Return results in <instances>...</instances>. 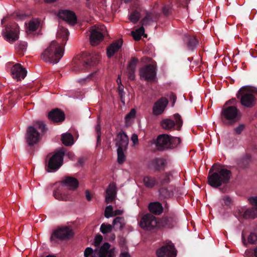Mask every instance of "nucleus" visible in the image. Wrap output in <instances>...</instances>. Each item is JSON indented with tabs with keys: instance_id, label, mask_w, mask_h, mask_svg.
<instances>
[{
	"instance_id": "1",
	"label": "nucleus",
	"mask_w": 257,
	"mask_h": 257,
	"mask_svg": "<svg viewBox=\"0 0 257 257\" xmlns=\"http://www.w3.org/2000/svg\"><path fill=\"white\" fill-rule=\"evenodd\" d=\"M79 185V182L72 177H65L61 183L53 191V196L60 201H68L70 199V195L67 193V187L70 190L76 189Z\"/></svg>"
},
{
	"instance_id": "2",
	"label": "nucleus",
	"mask_w": 257,
	"mask_h": 257,
	"mask_svg": "<svg viewBox=\"0 0 257 257\" xmlns=\"http://www.w3.org/2000/svg\"><path fill=\"white\" fill-rule=\"evenodd\" d=\"M213 171V167L210 169L208 176V183L213 188H218L222 184L229 183L232 173L230 171L224 168H217L215 172Z\"/></svg>"
},
{
	"instance_id": "3",
	"label": "nucleus",
	"mask_w": 257,
	"mask_h": 257,
	"mask_svg": "<svg viewBox=\"0 0 257 257\" xmlns=\"http://www.w3.org/2000/svg\"><path fill=\"white\" fill-rule=\"evenodd\" d=\"M64 54V49L56 41H53L42 54L43 60L50 63H57Z\"/></svg>"
},
{
	"instance_id": "4",
	"label": "nucleus",
	"mask_w": 257,
	"mask_h": 257,
	"mask_svg": "<svg viewBox=\"0 0 257 257\" xmlns=\"http://www.w3.org/2000/svg\"><path fill=\"white\" fill-rule=\"evenodd\" d=\"M241 117V113L236 106L223 105L220 113V119L223 124L232 125Z\"/></svg>"
},
{
	"instance_id": "5",
	"label": "nucleus",
	"mask_w": 257,
	"mask_h": 257,
	"mask_svg": "<svg viewBox=\"0 0 257 257\" xmlns=\"http://www.w3.org/2000/svg\"><path fill=\"white\" fill-rule=\"evenodd\" d=\"M255 95H257V90L251 91L247 86H244L238 91L236 97L240 99L242 106L251 108L255 104Z\"/></svg>"
},
{
	"instance_id": "6",
	"label": "nucleus",
	"mask_w": 257,
	"mask_h": 257,
	"mask_svg": "<svg viewBox=\"0 0 257 257\" xmlns=\"http://www.w3.org/2000/svg\"><path fill=\"white\" fill-rule=\"evenodd\" d=\"M39 129L42 134L47 131L45 124L40 121L36 122L33 126H29L27 130L26 140L29 146H33L40 139V134L37 131Z\"/></svg>"
},
{
	"instance_id": "7",
	"label": "nucleus",
	"mask_w": 257,
	"mask_h": 257,
	"mask_svg": "<svg viewBox=\"0 0 257 257\" xmlns=\"http://www.w3.org/2000/svg\"><path fill=\"white\" fill-rule=\"evenodd\" d=\"M116 146H117V162L119 164H123L125 161L124 151L126 149L128 144V138L126 134L121 131L117 134L116 137Z\"/></svg>"
},
{
	"instance_id": "8",
	"label": "nucleus",
	"mask_w": 257,
	"mask_h": 257,
	"mask_svg": "<svg viewBox=\"0 0 257 257\" xmlns=\"http://www.w3.org/2000/svg\"><path fill=\"white\" fill-rule=\"evenodd\" d=\"M99 59L100 55L98 53L89 54L85 59L76 62L73 70L77 72L84 69H90L96 66L99 63Z\"/></svg>"
},
{
	"instance_id": "9",
	"label": "nucleus",
	"mask_w": 257,
	"mask_h": 257,
	"mask_svg": "<svg viewBox=\"0 0 257 257\" xmlns=\"http://www.w3.org/2000/svg\"><path fill=\"white\" fill-rule=\"evenodd\" d=\"M64 152L61 150L57 151L46 161V170L48 172H55L62 166Z\"/></svg>"
},
{
	"instance_id": "10",
	"label": "nucleus",
	"mask_w": 257,
	"mask_h": 257,
	"mask_svg": "<svg viewBox=\"0 0 257 257\" xmlns=\"http://www.w3.org/2000/svg\"><path fill=\"white\" fill-rule=\"evenodd\" d=\"M73 235V232L69 227L65 226L54 230L51 236L50 240L54 243L59 240H68Z\"/></svg>"
},
{
	"instance_id": "11",
	"label": "nucleus",
	"mask_w": 257,
	"mask_h": 257,
	"mask_svg": "<svg viewBox=\"0 0 257 257\" xmlns=\"http://www.w3.org/2000/svg\"><path fill=\"white\" fill-rule=\"evenodd\" d=\"M248 201L253 207L246 209L244 212L239 211L238 216L244 219H253L257 218V197H250Z\"/></svg>"
},
{
	"instance_id": "12",
	"label": "nucleus",
	"mask_w": 257,
	"mask_h": 257,
	"mask_svg": "<svg viewBox=\"0 0 257 257\" xmlns=\"http://www.w3.org/2000/svg\"><path fill=\"white\" fill-rule=\"evenodd\" d=\"M19 28L18 25L13 23L7 25L3 30V36L7 41L13 43L19 38Z\"/></svg>"
},
{
	"instance_id": "13",
	"label": "nucleus",
	"mask_w": 257,
	"mask_h": 257,
	"mask_svg": "<svg viewBox=\"0 0 257 257\" xmlns=\"http://www.w3.org/2000/svg\"><path fill=\"white\" fill-rule=\"evenodd\" d=\"M110 248V244L108 242H105L99 250H95L90 257H114L115 248Z\"/></svg>"
},
{
	"instance_id": "14",
	"label": "nucleus",
	"mask_w": 257,
	"mask_h": 257,
	"mask_svg": "<svg viewBox=\"0 0 257 257\" xmlns=\"http://www.w3.org/2000/svg\"><path fill=\"white\" fill-rule=\"evenodd\" d=\"M169 135L164 134L159 135L156 139L153 140L152 144L155 145L158 151L163 152L169 150Z\"/></svg>"
},
{
	"instance_id": "15",
	"label": "nucleus",
	"mask_w": 257,
	"mask_h": 257,
	"mask_svg": "<svg viewBox=\"0 0 257 257\" xmlns=\"http://www.w3.org/2000/svg\"><path fill=\"white\" fill-rule=\"evenodd\" d=\"M156 254L158 257H176L177 251L174 244L170 242L158 248Z\"/></svg>"
},
{
	"instance_id": "16",
	"label": "nucleus",
	"mask_w": 257,
	"mask_h": 257,
	"mask_svg": "<svg viewBox=\"0 0 257 257\" xmlns=\"http://www.w3.org/2000/svg\"><path fill=\"white\" fill-rule=\"evenodd\" d=\"M178 221L176 214L170 213L163 216L159 221L158 225L168 228H172L176 226Z\"/></svg>"
},
{
	"instance_id": "17",
	"label": "nucleus",
	"mask_w": 257,
	"mask_h": 257,
	"mask_svg": "<svg viewBox=\"0 0 257 257\" xmlns=\"http://www.w3.org/2000/svg\"><path fill=\"white\" fill-rule=\"evenodd\" d=\"M158 224L156 218L152 214H147L144 215L140 222V226L144 229L151 230Z\"/></svg>"
},
{
	"instance_id": "18",
	"label": "nucleus",
	"mask_w": 257,
	"mask_h": 257,
	"mask_svg": "<svg viewBox=\"0 0 257 257\" xmlns=\"http://www.w3.org/2000/svg\"><path fill=\"white\" fill-rule=\"evenodd\" d=\"M105 27L104 26L98 28L93 29L90 33V43L92 46H95L99 44L104 38V32Z\"/></svg>"
},
{
	"instance_id": "19",
	"label": "nucleus",
	"mask_w": 257,
	"mask_h": 257,
	"mask_svg": "<svg viewBox=\"0 0 257 257\" xmlns=\"http://www.w3.org/2000/svg\"><path fill=\"white\" fill-rule=\"evenodd\" d=\"M156 76L155 67L151 64L146 65L140 70V76L147 81L153 80Z\"/></svg>"
},
{
	"instance_id": "20",
	"label": "nucleus",
	"mask_w": 257,
	"mask_h": 257,
	"mask_svg": "<svg viewBox=\"0 0 257 257\" xmlns=\"http://www.w3.org/2000/svg\"><path fill=\"white\" fill-rule=\"evenodd\" d=\"M168 104V100L164 97H161L156 101L153 107L154 115L158 116L162 114Z\"/></svg>"
},
{
	"instance_id": "21",
	"label": "nucleus",
	"mask_w": 257,
	"mask_h": 257,
	"mask_svg": "<svg viewBox=\"0 0 257 257\" xmlns=\"http://www.w3.org/2000/svg\"><path fill=\"white\" fill-rule=\"evenodd\" d=\"M59 18L65 21L67 23L74 25L77 22V17L75 14L70 10H61L58 15Z\"/></svg>"
},
{
	"instance_id": "22",
	"label": "nucleus",
	"mask_w": 257,
	"mask_h": 257,
	"mask_svg": "<svg viewBox=\"0 0 257 257\" xmlns=\"http://www.w3.org/2000/svg\"><path fill=\"white\" fill-rule=\"evenodd\" d=\"M183 40L188 50L191 51H194L198 44V40L196 37L188 33L184 35Z\"/></svg>"
},
{
	"instance_id": "23",
	"label": "nucleus",
	"mask_w": 257,
	"mask_h": 257,
	"mask_svg": "<svg viewBox=\"0 0 257 257\" xmlns=\"http://www.w3.org/2000/svg\"><path fill=\"white\" fill-rule=\"evenodd\" d=\"M27 70L22 67L20 64H17L13 66L11 69V74L14 79L18 81L21 79H24L27 75Z\"/></svg>"
},
{
	"instance_id": "24",
	"label": "nucleus",
	"mask_w": 257,
	"mask_h": 257,
	"mask_svg": "<svg viewBox=\"0 0 257 257\" xmlns=\"http://www.w3.org/2000/svg\"><path fill=\"white\" fill-rule=\"evenodd\" d=\"M48 116L49 119L54 122H62L65 118L64 113L59 108L52 110L49 112Z\"/></svg>"
},
{
	"instance_id": "25",
	"label": "nucleus",
	"mask_w": 257,
	"mask_h": 257,
	"mask_svg": "<svg viewBox=\"0 0 257 257\" xmlns=\"http://www.w3.org/2000/svg\"><path fill=\"white\" fill-rule=\"evenodd\" d=\"M138 62V59L134 57H132L128 64L127 67V75L128 79L131 80H134L135 79L136 66Z\"/></svg>"
},
{
	"instance_id": "26",
	"label": "nucleus",
	"mask_w": 257,
	"mask_h": 257,
	"mask_svg": "<svg viewBox=\"0 0 257 257\" xmlns=\"http://www.w3.org/2000/svg\"><path fill=\"white\" fill-rule=\"evenodd\" d=\"M116 195V185L111 183L106 190L105 202L106 203H111L115 199Z\"/></svg>"
},
{
	"instance_id": "27",
	"label": "nucleus",
	"mask_w": 257,
	"mask_h": 257,
	"mask_svg": "<svg viewBox=\"0 0 257 257\" xmlns=\"http://www.w3.org/2000/svg\"><path fill=\"white\" fill-rule=\"evenodd\" d=\"M151 165L157 171L164 170L167 165L166 160L161 158H156L151 162Z\"/></svg>"
},
{
	"instance_id": "28",
	"label": "nucleus",
	"mask_w": 257,
	"mask_h": 257,
	"mask_svg": "<svg viewBox=\"0 0 257 257\" xmlns=\"http://www.w3.org/2000/svg\"><path fill=\"white\" fill-rule=\"evenodd\" d=\"M122 45V40H117L110 44L107 48V55L108 58L113 56L117 52Z\"/></svg>"
},
{
	"instance_id": "29",
	"label": "nucleus",
	"mask_w": 257,
	"mask_h": 257,
	"mask_svg": "<svg viewBox=\"0 0 257 257\" xmlns=\"http://www.w3.org/2000/svg\"><path fill=\"white\" fill-rule=\"evenodd\" d=\"M148 209L150 212L156 215L161 214L164 210L162 204L159 202H151L148 205Z\"/></svg>"
},
{
	"instance_id": "30",
	"label": "nucleus",
	"mask_w": 257,
	"mask_h": 257,
	"mask_svg": "<svg viewBox=\"0 0 257 257\" xmlns=\"http://www.w3.org/2000/svg\"><path fill=\"white\" fill-rule=\"evenodd\" d=\"M144 185L148 188H153L156 186H158L159 182L157 179L153 176H146L143 178Z\"/></svg>"
},
{
	"instance_id": "31",
	"label": "nucleus",
	"mask_w": 257,
	"mask_h": 257,
	"mask_svg": "<svg viewBox=\"0 0 257 257\" xmlns=\"http://www.w3.org/2000/svg\"><path fill=\"white\" fill-rule=\"evenodd\" d=\"M251 160V156L249 154H246L238 161L237 165L241 169L247 168L249 167Z\"/></svg>"
},
{
	"instance_id": "32",
	"label": "nucleus",
	"mask_w": 257,
	"mask_h": 257,
	"mask_svg": "<svg viewBox=\"0 0 257 257\" xmlns=\"http://www.w3.org/2000/svg\"><path fill=\"white\" fill-rule=\"evenodd\" d=\"M61 141L65 146H70L74 143V138L70 133H65L62 135Z\"/></svg>"
},
{
	"instance_id": "33",
	"label": "nucleus",
	"mask_w": 257,
	"mask_h": 257,
	"mask_svg": "<svg viewBox=\"0 0 257 257\" xmlns=\"http://www.w3.org/2000/svg\"><path fill=\"white\" fill-rule=\"evenodd\" d=\"M161 125L164 129L171 131L174 130L175 122L174 120L170 119H164L161 121Z\"/></svg>"
},
{
	"instance_id": "34",
	"label": "nucleus",
	"mask_w": 257,
	"mask_h": 257,
	"mask_svg": "<svg viewBox=\"0 0 257 257\" xmlns=\"http://www.w3.org/2000/svg\"><path fill=\"white\" fill-rule=\"evenodd\" d=\"M112 225L115 230H122L124 226V218L116 217L113 221Z\"/></svg>"
},
{
	"instance_id": "35",
	"label": "nucleus",
	"mask_w": 257,
	"mask_h": 257,
	"mask_svg": "<svg viewBox=\"0 0 257 257\" xmlns=\"http://www.w3.org/2000/svg\"><path fill=\"white\" fill-rule=\"evenodd\" d=\"M69 34L68 30L66 28L62 27L59 29L57 32V37L62 39V41L66 43L68 39Z\"/></svg>"
},
{
	"instance_id": "36",
	"label": "nucleus",
	"mask_w": 257,
	"mask_h": 257,
	"mask_svg": "<svg viewBox=\"0 0 257 257\" xmlns=\"http://www.w3.org/2000/svg\"><path fill=\"white\" fill-rule=\"evenodd\" d=\"M132 36L136 41H139L141 39L142 36L147 37V35L145 34V29L143 26L137 29L135 32H132Z\"/></svg>"
},
{
	"instance_id": "37",
	"label": "nucleus",
	"mask_w": 257,
	"mask_h": 257,
	"mask_svg": "<svg viewBox=\"0 0 257 257\" xmlns=\"http://www.w3.org/2000/svg\"><path fill=\"white\" fill-rule=\"evenodd\" d=\"M169 144H170L169 150L176 148L181 142V140L180 138L173 137L171 135H169Z\"/></svg>"
},
{
	"instance_id": "38",
	"label": "nucleus",
	"mask_w": 257,
	"mask_h": 257,
	"mask_svg": "<svg viewBox=\"0 0 257 257\" xmlns=\"http://www.w3.org/2000/svg\"><path fill=\"white\" fill-rule=\"evenodd\" d=\"M171 176H172L171 173H165L159 178V184H160L161 185H165L169 184L170 182Z\"/></svg>"
},
{
	"instance_id": "39",
	"label": "nucleus",
	"mask_w": 257,
	"mask_h": 257,
	"mask_svg": "<svg viewBox=\"0 0 257 257\" xmlns=\"http://www.w3.org/2000/svg\"><path fill=\"white\" fill-rule=\"evenodd\" d=\"M160 194L165 198H170L173 196L174 193L172 190L167 188H162L159 190Z\"/></svg>"
},
{
	"instance_id": "40",
	"label": "nucleus",
	"mask_w": 257,
	"mask_h": 257,
	"mask_svg": "<svg viewBox=\"0 0 257 257\" xmlns=\"http://www.w3.org/2000/svg\"><path fill=\"white\" fill-rule=\"evenodd\" d=\"M141 17L140 13L137 11L135 10L133 11L129 16V20L133 23H137Z\"/></svg>"
},
{
	"instance_id": "41",
	"label": "nucleus",
	"mask_w": 257,
	"mask_h": 257,
	"mask_svg": "<svg viewBox=\"0 0 257 257\" xmlns=\"http://www.w3.org/2000/svg\"><path fill=\"white\" fill-rule=\"evenodd\" d=\"M174 117L175 120V124L177 125L176 129L178 131H180L183 125V120L182 117L179 113H175L174 115Z\"/></svg>"
},
{
	"instance_id": "42",
	"label": "nucleus",
	"mask_w": 257,
	"mask_h": 257,
	"mask_svg": "<svg viewBox=\"0 0 257 257\" xmlns=\"http://www.w3.org/2000/svg\"><path fill=\"white\" fill-rule=\"evenodd\" d=\"M112 227V225L103 223L101 225L100 230L103 234H106L111 231Z\"/></svg>"
},
{
	"instance_id": "43",
	"label": "nucleus",
	"mask_w": 257,
	"mask_h": 257,
	"mask_svg": "<svg viewBox=\"0 0 257 257\" xmlns=\"http://www.w3.org/2000/svg\"><path fill=\"white\" fill-rule=\"evenodd\" d=\"M27 47V43L25 42H20L17 47V50L18 53L21 55H23L24 52L26 51Z\"/></svg>"
},
{
	"instance_id": "44",
	"label": "nucleus",
	"mask_w": 257,
	"mask_h": 257,
	"mask_svg": "<svg viewBox=\"0 0 257 257\" xmlns=\"http://www.w3.org/2000/svg\"><path fill=\"white\" fill-rule=\"evenodd\" d=\"M39 26V22L31 21L29 24V29L31 31H36Z\"/></svg>"
},
{
	"instance_id": "45",
	"label": "nucleus",
	"mask_w": 257,
	"mask_h": 257,
	"mask_svg": "<svg viewBox=\"0 0 257 257\" xmlns=\"http://www.w3.org/2000/svg\"><path fill=\"white\" fill-rule=\"evenodd\" d=\"M113 214V207L111 205L107 206L105 209L104 216L106 218L112 217Z\"/></svg>"
},
{
	"instance_id": "46",
	"label": "nucleus",
	"mask_w": 257,
	"mask_h": 257,
	"mask_svg": "<svg viewBox=\"0 0 257 257\" xmlns=\"http://www.w3.org/2000/svg\"><path fill=\"white\" fill-rule=\"evenodd\" d=\"M136 114V111L135 109H132L129 113H128L125 117L126 121H129L132 118H135Z\"/></svg>"
},
{
	"instance_id": "47",
	"label": "nucleus",
	"mask_w": 257,
	"mask_h": 257,
	"mask_svg": "<svg viewBox=\"0 0 257 257\" xmlns=\"http://www.w3.org/2000/svg\"><path fill=\"white\" fill-rule=\"evenodd\" d=\"M257 241V236L253 232L250 233L248 237V242L250 244H255Z\"/></svg>"
},
{
	"instance_id": "48",
	"label": "nucleus",
	"mask_w": 257,
	"mask_h": 257,
	"mask_svg": "<svg viewBox=\"0 0 257 257\" xmlns=\"http://www.w3.org/2000/svg\"><path fill=\"white\" fill-rule=\"evenodd\" d=\"M171 10H172V6L171 5H168L165 6L163 7V13L165 16H168L171 14Z\"/></svg>"
},
{
	"instance_id": "49",
	"label": "nucleus",
	"mask_w": 257,
	"mask_h": 257,
	"mask_svg": "<svg viewBox=\"0 0 257 257\" xmlns=\"http://www.w3.org/2000/svg\"><path fill=\"white\" fill-rule=\"evenodd\" d=\"M238 103V101L235 98H232L231 99L227 101L225 104L224 106H236L237 103Z\"/></svg>"
},
{
	"instance_id": "50",
	"label": "nucleus",
	"mask_w": 257,
	"mask_h": 257,
	"mask_svg": "<svg viewBox=\"0 0 257 257\" xmlns=\"http://www.w3.org/2000/svg\"><path fill=\"white\" fill-rule=\"evenodd\" d=\"M102 239H103V237L101 235H100V234L97 235L94 238V245L96 246H98L100 245L101 241H102Z\"/></svg>"
},
{
	"instance_id": "51",
	"label": "nucleus",
	"mask_w": 257,
	"mask_h": 257,
	"mask_svg": "<svg viewBox=\"0 0 257 257\" xmlns=\"http://www.w3.org/2000/svg\"><path fill=\"white\" fill-rule=\"evenodd\" d=\"M244 128L245 125L243 124H240L238 126L234 128V131L236 134L240 135Z\"/></svg>"
},
{
	"instance_id": "52",
	"label": "nucleus",
	"mask_w": 257,
	"mask_h": 257,
	"mask_svg": "<svg viewBox=\"0 0 257 257\" xmlns=\"http://www.w3.org/2000/svg\"><path fill=\"white\" fill-rule=\"evenodd\" d=\"M93 251L94 250L92 248L88 247L84 251V256L85 257H90Z\"/></svg>"
},
{
	"instance_id": "53",
	"label": "nucleus",
	"mask_w": 257,
	"mask_h": 257,
	"mask_svg": "<svg viewBox=\"0 0 257 257\" xmlns=\"http://www.w3.org/2000/svg\"><path fill=\"white\" fill-rule=\"evenodd\" d=\"M151 22L148 20V16H145V17L141 20L140 22V24L142 25L141 26H146L147 25H149L151 24Z\"/></svg>"
},
{
	"instance_id": "54",
	"label": "nucleus",
	"mask_w": 257,
	"mask_h": 257,
	"mask_svg": "<svg viewBox=\"0 0 257 257\" xmlns=\"http://www.w3.org/2000/svg\"><path fill=\"white\" fill-rule=\"evenodd\" d=\"M118 95L120 97V100L121 102L123 103H125V92L124 90H120V91L118 92Z\"/></svg>"
},
{
	"instance_id": "55",
	"label": "nucleus",
	"mask_w": 257,
	"mask_h": 257,
	"mask_svg": "<svg viewBox=\"0 0 257 257\" xmlns=\"http://www.w3.org/2000/svg\"><path fill=\"white\" fill-rule=\"evenodd\" d=\"M85 161L86 159L85 158H79L76 164V166L82 167L84 165Z\"/></svg>"
},
{
	"instance_id": "56",
	"label": "nucleus",
	"mask_w": 257,
	"mask_h": 257,
	"mask_svg": "<svg viewBox=\"0 0 257 257\" xmlns=\"http://www.w3.org/2000/svg\"><path fill=\"white\" fill-rule=\"evenodd\" d=\"M151 15L154 22L157 21L158 20L160 16L158 13L153 12H151Z\"/></svg>"
},
{
	"instance_id": "57",
	"label": "nucleus",
	"mask_w": 257,
	"mask_h": 257,
	"mask_svg": "<svg viewBox=\"0 0 257 257\" xmlns=\"http://www.w3.org/2000/svg\"><path fill=\"white\" fill-rule=\"evenodd\" d=\"M223 200L225 205L226 206H228L231 203V199L228 196H225Z\"/></svg>"
},
{
	"instance_id": "58",
	"label": "nucleus",
	"mask_w": 257,
	"mask_h": 257,
	"mask_svg": "<svg viewBox=\"0 0 257 257\" xmlns=\"http://www.w3.org/2000/svg\"><path fill=\"white\" fill-rule=\"evenodd\" d=\"M95 131L96 135H101V126L99 122L95 126Z\"/></svg>"
},
{
	"instance_id": "59",
	"label": "nucleus",
	"mask_w": 257,
	"mask_h": 257,
	"mask_svg": "<svg viewBox=\"0 0 257 257\" xmlns=\"http://www.w3.org/2000/svg\"><path fill=\"white\" fill-rule=\"evenodd\" d=\"M131 139L134 144H136L138 142V136L136 134H133L132 135Z\"/></svg>"
},
{
	"instance_id": "60",
	"label": "nucleus",
	"mask_w": 257,
	"mask_h": 257,
	"mask_svg": "<svg viewBox=\"0 0 257 257\" xmlns=\"http://www.w3.org/2000/svg\"><path fill=\"white\" fill-rule=\"evenodd\" d=\"M101 135H97V142H96V146L99 147L101 145Z\"/></svg>"
},
{
	"instance_id": "61",
	"label": "nucleus",
	"mask_w": 257,
	"mask_h": 257,
	"mask_svg": "<svg viewBox=\"0 0 257 257\" xmlns=\"http://www.w3.org/2000/svg\"><path fill=\"white\" fill-rule=\"evenodd\" d=\"M86 198L87 200L89 201L91 200V195L88 190H86L85 191Z\"/></svg>"
},
{
	"instance_id": "62",
	"label": "nucleus",
	"mask_w": 257,
	"mask_h": 257,
	"mask_svg": "<svg viewBox=\"0 0 257 257\" xmlns=\"http://www.w3.org/2000/svg\"><path fill=\"white\" fill-rule=\"evenodd\" d=\"M146 16H148V20L151 22H154L153 18H152L151 12H147Z\"/></svg>"
},
{
	"instance_id": "63",
	"label": "nucleus",
	"mask_w": 257,
	"mask_h": 257,
	"mask_svg": "<svg viewBox=\"0 0 257 257\" xmlns=\"http://www.w3.org/2000/svg\"><path fill=\"white\" fill-rule=\"evenodd\" d=\"M170 99L171 100L173 101V103H174L177 99V97L174 93H172L170 97Z\"/></svg>"
},
{
	"instance_id": "64",
	"label": "nucleus",
	"mask_w": 257,
	"mask_h": 257,
	"mask_svg": "<svg viewBox=\"0 0 257 257\" xmlns=\"http://www.w3.org/2000/svg\"><path fill=\"white\" fill-rule=\"evenodd\" d=\"M120 257H131V256L127 252H123L120 253Z\"/></svg>"
}]
</instances>
